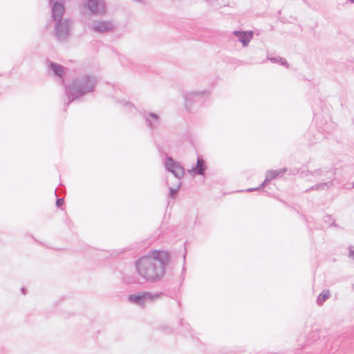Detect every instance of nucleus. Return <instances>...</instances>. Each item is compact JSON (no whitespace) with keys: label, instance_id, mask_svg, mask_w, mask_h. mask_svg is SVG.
I'll use <instances>...</instances> for the list:
<instances>
[{"label":"nucleus","instance_id":"obj_1","mask_svg":"<svg viewBox=\"0 0 354 354\" xmlns=\"http://www.w3.org/2000/svg\"><path fill=\"white\" fill-rule=\"evenodd\" d=\"M169 261V254L163 250H153L151 255L144 256L135 263L139 276L145 281L155 283L165 273V267Z\"/></svg>","mask_w":354,"mask_h":354},{"label":"nucleus","instance_id":"obj_2","mask_svg":"<svg viewBox=\"0 0 354 354\" xmlns=\"http://www.w3.org/2000/svg\"><path fill=\"white\" fill-rule=\"evenodd\" d=\"M97 81V78L91 75H83L74 78L69 85L65 86L66 105L75 99L94 91Z\"/></svg>","mask_w":354,"mask_h":354},{"label":"nucleus","instance_id":"obj_3","mask_svg":"<svg viewBox=\"0 0 354 354\" xmlns=\"http://www.w3.org/2000/svg\"><path fill=\"white\" fill-rule=\"evenodd\" d=\"M72 24V21L68 19L55 22V35L58 41L64 42L68 39Z\"/></svg>","mask_w":354,"mask_h":354},{"label":"nucleus","instance_id":"obj_4","mask_svg":"<svg viewBox=\"0 0 354 354\" xmlns=\"http://www.w3.org/2000/svg\"><path fill=\"white\" fill-rule=\"evenodd\" d=\"M161 293H153L151 292L144 291L138 294L129 295L128 299L131 303L140 306H144L147 302L153 301V300L158 299Z\"/></svg>","mask_w":354,"mask_h":354},{"label":"nucleus","instance_id":"obj_5","mask_svg":"<svg viewBox=\"0 0 354 354\" xmlns=\"http://www.w3.org/2000/svg\"><path fill=\"white\" fill-rule=\"evenodd\" d=\"M165 167L167 170L172 173L175 177L177 178L178 181L184 176V168L180 164L172 159L171 157H167L165 161Z\"/></svg>","mask_w":354,"mask_h":354},{"label":"nucleus","instance_id":"obj_6","mask_svg":"<svg viewBox=\"0 0 354 354\" xmlns=\"http://www.w3.org/2000/svg\"><path fill=\"white\" fill-rule=\"evenodd\" d=\"M93 31L99 33H104L113 31L115 26L111 21L94 20L91 24Z\"/></svg>","mask_w":354,"mask_h":354},{"label":"nucleus","instance_id":"obj_7","mask_svg":"<svg viewBox=\"0 0 354 354\" xmlns=\"http://www.w3.org/2000/svg\"><path fill=\"white\" fill-rule=\"evenodd\" d=\"M84 6L93 15H101L105 12L103 0H88Z\"/></svg>","mask_w":354,"mask_h":354},{"label":"nucleus","instance_id":"obj_8","mask_svg":"<svg viewBox=\"0 0 354 354\" xmlns=\"http://www.w3.org/2000/svg\"><path fill=\"white\" fill-rule=\"evenodd\" d=\"M143 118L145 120L146 125L151 130L157 129L160 124V116L155 113H145L142 115Z\"/></svg>","mask_w":354,"mask_h":354},{"label":"nucleus","instance_id":"obj_9","mask_svg":"<svg viewBox=\"0 0 354 354\" xmlns=\"http://www.w3.org/2000/svg\"><path fill=\"white\" fill-rule=\"evenodd\" d=\"M52 18L55 22L64 19L65 8L62 3L55 1L51 5Z\"/></svg>","mask_w":354,"mask_h":354},{"label":"nucleus","instance_id":"obj_10","mask_svg":"<svg viewBox=\"0 0 354 354\" xmlns=\"http://www.w3.org/2000/svg\"><path fill=\"white\" fill-rule=\"evenodd\" d=\"M206 94L205 91L201 92H189L185 95V106L189 109L193 104V102L196 100H201Z\"/></svg>","mask_w":354,"mask_h":354},{"label":"nucleus","instance_id":"obj_11","mask_svg":"<svg viewBox=\"0 0 354 354\" xmlns=\"http://www.w3.org/2000/svg\"><path fill=\"white\" fill-rule=\"evenodd\" d=\"M233 35L238 38L239 41L241 42L243 46H246L252 39L253 31L234 30Z\"/></svg>","mask_w":354,"mask_h":354},{"label":"nucleus","instance_id":"obj_12","mask_svg":"<svg viewBox=\"0 0 354 354\" xmlns=\"http://www.w3.org/2000/svg\"><path fill=\"white\" fill-rule=\"evenodd\" d=\"M334 176H335V171H332L331 176H330L328 177V178L330 179V181L318 183V184L310 187L309 189H306V192H309L313 190L320 191V190H325V189H330V187H331L333 185V182L334 180Z\"/></svg>","mask_w":354,"mask_h":354},{"label":"nucleus","instance_id":"obj_13","mask_svg":"<svg viewBox=\"0 0 354 354\" xmlns=\"http://www.w3.org/2000/svg\"><path fill=\"white\" fill-rule=\"evenodd\" d=\"M205 169V160L201 157H198L196 165L189 170V173H193L194 175H204Z\"/></svg>","mask_w":354,"mask_h":354},{"label":"nucleus","instance_id":"obj_14","mask_svg":"<svg viewBox=\"0 0 354 354\" xmlns=\"http://www.w3.org/2000/svg\"><path fill=\"white\" fill-rule=\"evenodd\" d=\"M48 62V68L53 72L54 75L62 77L64 74V67L57 63L53 62Z\"/></svg>","mask_w":354,"mask_h":354},{"label":"nucleus","instance_id":"obj_15","mask_svg":"<svg viewBox=\"0 0 354 354\" xmlns=\"http://www.w3.org/2000/svg\"><path fill=\"white\" fill-rule=\"evenodd\" d=\"M287 171L286 168L278 170H269L266 174V181H270L276 178L279 174L284 173Z\"/></svg>","mask_w":354,"mask_h":354},{"label":"nucleus","instance_id":"obj_16","mask_svg":"<svg viewBox=\"0 0 354 354\" xmlns=\"http://www.w3.org/2000/svg\"><path fill=\"white\" fill-rule=\"evenodd\" d=\"M330 297L329 290H324L317 298V304L318 306H322L324 302Z\"/></svg>","mask_w":354,"mask_h":354},{"label":"nucleus","instance_id":"obj_17","mask_svg":"<svg viewBox=\"0 0 354 354\" xmlns=\"http://www.w3.org/2000/svg\"><path fill=\"white\" fill-rule=\"evenodd\" d=\"M335 170H336V168L331 169L330 171L327 170V169H324L322 168H319V169H317L312 171L310 172V174L315 177H319V176H322L325 174H331V172L332 171L335 172Z\"/></svg>","mask_w":354,"mask_h":354},{"label":"nucleus","instance_id":"obj_18","mask_svg":"<svg viewBox=\"0 0 354 354\" xmlns=\"http://www.w3.org/2000/svg\"><path fill=\"white\" fill-rule=\"evenodd\" d=\"M181 183L180 181H178L177 186L176 188H172L169 187V196L171 198H175L177 196L178 190L180 187Z\"/></svg>","mask_w":354,"mask_h":354},{"label":"nucleus","instance_id":"obj_19","mask_svg":"<svg viewBox=\"0 0 354 354\" xmlns=\"http://www.w3.org/2000/svg\"><path fill=\"white\" fill-rule=\"evenodd\" d=\"M324 219L325 223L330 224V226L337 227V225L335 223V220L333 219L330 215H326Z\"/></svg>","mask_w":354,"mask_h":354},{"label":"nucleus","instance_id":"obj_20","mask_svg":"<svg viewBox=\"0 0 354 354\" xmlns=\"http://www.w3.org/2000/svg\"><path fill=\"white\" fill-rule=\"evenodd\" d=\"M279 62L283 66H286V67L288 66V64L287 61L283 58L279 57Z\"/></svg>","mask_w":354,"mask_h":354},{"label":"nucleus","instance_id":"obj_21","mask_svg":"<svg viewBox=\"0 0 354 354\" xmlns=\"http://www.w3.org/2000/svg\"><path fill=\"white\" fill-rule=\"evenodd\" d=\"M64 203V199L63 198H57L56 200V205L57 207H60L63 205Z\"/></svg>","mask_w":354,"mask_h":354},{"label":"nucleus","instance_id":"obj_22","mask_svg":"<svg viewBox=\"0 0 354 354\" xmlns=\"http://www.w3.org/2000/svg\"><path fill=\"white\" fill-rule=\"evenodd\" d=\"M269 59L273 63L279 62V57H270V58H269Z\"/></svg>","mask_w":354,"mask_h":354},{"label":"nucleus","instance_id":"obj_23","mask_svg":"<svg viewBox=\"0 0 354 354\" xmlns=\"http://www.w3.org/2000/svg\"><path fill=\"white\" fill-rule=\"evenodd\" d=\"M270 181H266V178H265L264 181L259 185V187L260 189L264 187Z\"/></svg>","mask_w":354,"mask_h":354},{"label":"nucleus","instance_id":"obj_24","mask_svg":"<svg viewBox=\"0 0 354 354\" xmlns=\"http://www.w3.org/2000/svg\"><path fill=\"white\" fill-rule=\"evenodd\" d=\"M124 106L125 107L128 108V109H131V108L133 107V106L131 103L127 102H126L124 104Z\"/></svg>","mask_w":354,"mask_h":354},{"label":"nucleus","instance_id":"obj_25","mask_svg":"<svg viewBox=\"0 0 354 354\" xmlns=\"http://www.w3.org/2000/svg\"><path fill=\"white\" fill-rule=\"evenodd\" d=\"M260 189V187H256V188H248L246 189L247 192H254V191H257Z\"/></svg>","mask_w":354,"mask_h":354},{"label":"nucleus","instance_id":"obj_26","mask_svg":"<svg viewBox=\"0 0 354 354\" xmlns=\"http://www.w3.org/2000/svg\"><path fill=\"white\" fill-rule=\"evenodd\" d=\"M349 257L354 259V251L353 250H350Z\"/></svg>","mask_w":354,"mask_h":354},{"label":"nucleus","instance_id":"obj_27","mask_svg":"<svg viewBox=\"0 0 354 354\" xmlns=\"http://www.w3.org/2000/svg\"><path fill=\"white\" fill-rule=\"evenodd\" d=\"M62 0H49V3L50 5L53 4V3H55V1L60 2Z\"/></svg>","mask_w":354,"mask_h":354},{"label":"nucleus","instance_id":"obj_28","mask_svg":"<svg viewBox=\"0 0 354 354\" xmlns=\"http://www.w3.org/2000/svg\"><path fill=\"white\" fill-rule=\"evenodd\" d=\"M21 290H22L23 293H24V294H25V288H23L21 289Z\"/></svg>","mask_w":354,"mask_h":354},{"label":"nucleus","instance_id":"obj_29","mask_svg":"<svg viewBox=\"0 0 354 354\" xmlns=\"http://www.w3.org/2000/svg\"><path fill=\"white\" fill-rule=\"evenodd\" d=\"M344 188H345V189H350L351 187H346V186H345V187H344Z\"/></svg>","mask_w":354,"mask_h":354},{"label":"nucleus","instance_id":"obj_30","mask_svg":"<svg viewBox=\"0 0 354 354\" xmlns=\"http://www.w3.org/2000/svg\"><path fill=\"white\" fill-rule=\"evenodd\" d=\"M351 188H354V183L352 184Z\"/></svg>","mask_w":354,"mask_h":354},{"label":"nucleus","instance_id":"obj_31","mask_svg":"<svg viewBox=\"0 0 354 354\" xmlns=\"http://www.w3.org/2000/svg\"><path fill=\"white\" fill-rule=\"evenodd\" d=\"M351 3H354V0H349Z\"/></svg>","mask_w":354,"mask_h":354}]
</instances>
